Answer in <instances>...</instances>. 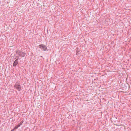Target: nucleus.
<instances>
[{
    "label": "nucleus",
    "instance_id": "obj_1",
    "mask_svg": "<svg viewBox=\"0 0 131 131\" xmlns=\"http://www.w3.org/2000/svg\"><path fill=\"white\" fill-rule=\"evenodd\" d=\"M17 54L22 57H24L26 55V53L24 52H22L20 50H17L16 51Z\"/></svg>",
    "mask_w": 131,
    "mask_h": 131
},
{
    "label": "nucleus",
    "instance_id": "obj_2",
    "mask_svg": "<svg viewBox=\"0 0 131 131\" xmlns=\"http://www.w3.org/2000/svg\"><path fill=\"white\" fill-rule=\"evenodd\" d=\"M39 47L41 48V50L45 51L46 50L47 48V47L46 46L42 44L40 45Z\"/></svg>",
    "mask_w": 131,
    "mask_h": 131
},
{
    "label": "nucleus",
    "instance_id": "obj_3",
    "mask_svg": "<svg viewBox=\"0 0 131 131\" xmlns=\"http://www.w3.org/2000/svg\"><path fill=\"white\" fill-rule=\"evenodd\" d=\"M15 87L19 91L21 89V86L20 85L16 84L15 85Z\"/></svg>",
    "mask_w": 131,
    "mask_h": 131
},
{
    "label": "nucleus",
    "instance_id": "obj_4",
    "mask_svg": "<svg viewBox=\"0 0 131 131\" xmlns=\"http://www.w3.org/2000/svg\"><path fill=\"white\" fill-rule=\"evenodd\" d=\"M18 58L14 62V63H13V66L14 67H15L16 66L17 64L18 63Z\"/></svg>",
    "mask_w": 131,
    "mask_h": 131
},
{
    "label": "nucleus",
    "instance_id": "obj_5",
    "mask_svg": "<svg viewBox=\"0 0 131 131\" xmlns=\"http://www.w3.org/2000/svg\"><path fill=\"white\" fill-rule=\"evenodd\" d=\"M22 124H18L17 126L18 127H20V126Z\"/></svg>",
    "mask_w": 131,
    "mask_h": 131
},
{
    "label": "nucleus",
    "instance_id": "obj_6",
    "mask_svg": "<svg viewBox=\"0 0 131 131\" xmlns=\"http://www.w3.org/2000/svg\"><path fill=\"white\" fill-rule=\"evenodd\" d=\"M18 127L17 126H16L15 127H14V128L15 130L18 128Z\"/></svg>",
    "mask_w": 131,
    "mask_h": 131
},
{
    "label": "nucleus",
    "instance_id": "obj_7",
    "mask_svg": "<svg viewBox=\"0 0 131 131\" xmlns=\"http://www.w3.org/2000/svg\"><path fill=\"white\" fill-rule=\"evenodd\" d=\"M15 130V129H14V128L13 129H12V130H11V131H13Z\"/></svg>",
    "mask_w": 131,
    "mask_h": 131
}]
</instances>
